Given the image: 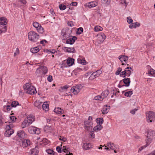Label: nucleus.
Segmentation results:
<instances>
[{
  "instance_id": "obj_25",
  "label": "nucleus",
  "mask_w": 155,
  "mask_h": 155,
  "mask_svg": "<svg viewBox=\"0 0 155 155\" xmlns=\"http://www.w3.org/2000/svg\"><path fill=\"white\" fill-rule=\"evenodd\" d=\"M109 94V90H104L102 93L101 95L102 96L103 98H104L108 96Z\"/></svg>"
},
{
  "instance_id": "obj_54",
  "label": "nucleus",
  "mask_w": 155,
  "mask_h": 155,
  "mask_svg": "<svg viewBox=\"0 0 155 155\" xmlns=\"http://www.w3.org/2000/svg\"><path fill=\"white\" fill-rule=\"evenodd\" d=\"M126 75L127 77H129L131 73V71L129 69L126 70Z\"/></svg>"
},
{
  "instance_id": "obj_20",
  "label": "nucleus",
  "mask_w": 155,
  "mask_h": 155,
  "mask_svg": "<svg viewBox=\"0 0 155 155\" xmlns=\"http://www.w3.org/2000/svg\"><path fill=\"white\" fill-rule=\"evenodd\" d=\"M132 24V25H130L129 26V28L130 29L135 28L137 27H139L140 25V24L138 22L133 23Z\"/></svg>"
},
{
  "instance_id": "obj_61",
  "label": "nucleus",
  "mask_w": 155,
  "mask_h": 155,
  "mask_svg": "<svg viewBox=\"0 0 155 155\" xmlns=\"http://www.w3.org/2000/svg\"><path fill=\"white\" fill-rule=\"evenodd\" d=\"M121 3L122 4H124L125 5V6L126 7L127 6V5H128V3H127V2H126V0H122L121 1Z\"/></svg>"
},
{
  "instance_id": "obj_3",
  "label": "nucleus",
  "mask_w": 155,
  "mask_h": 155,
  "mask_svg": "<svg viewBox=\"0 0 155 155\" xmlns=\"http://www.w3.org/2000/svg\"><path fill=\"white\" fill-rule=\"evenodd\" d=\"M48 71L47 68L45 66H42L37 69L35 74L38 77H42L47 73Z\"/></svg>"
},
{
  "instance_id": "obj_43",
  "label": "nucleus",
  "mask_w": 155,
  "mask_h": 155,
  "mask_svg": "<svg viewBox=\"0 0 155 155\" xmlns=\"http://www.w3.org/2000/svg\"><path fill=\"white\" fill-rule=\"evenodd\" d=\"M83 28L80 27L77 29L76 33L77 34H80L83 32Z\"/></svg>"
},
{
  "instance_id": "obj_33",
  "label": "nucleus",
  "mask_w": 155,
  "mask_h": 155,
  "mask_svg": "<svg viewBox=\"0 0 155 155\" xmlns=\"http://www.w3.org/2000/svg\"><path fill=\"white\" fill-rule=\"evenodd\" d=\"M39 51V48L37 47L32 48L30 49L31 51L33 53H36Z\"/></svg>"
},
{
  "instance_id": "obj_57",
  "label": "nucleus",
  "mask_w": 155,
  "mask_h": 155,
  "mask_svg": "<svg viewBox=\"0 0 155 155\" xmlns=\"http://www.w3.org/2000/svg\"><path fill=\"white\" fill-rule=\"evenodd\" d=\"M47 79L48 81L49 82H51L53 80L52 77L51 75H49L47 78Z\"/></svg>"
},
{
  "instance_id": "obj_51",
  "label": "nucleus",
  "mask_w": 155,
  "mask_h": 155,
  "mask_svg": "<svg viewBox=\"0 0 155 155\" xmlns=\"http://www.w3.org/2000/svg\"><path fill=\"white\" fill-rule=\"evenodd\" d=\"M59 140L60 141H62L63 142H65L67 140V139L66 137H64L60 136V138H59Z\"/></svg>"
},
{
  "instance_id": "obj_5",
  "label": "nucleus",
  "mask_w": 155,
  "mask_h": 155,
  "mask_svg": "<svg viewBox=\"0 0 155 155\" xmlns=\"http://www.w3.org/2000/svg\"><path fill=\"white\" fill-rule=\"evenodd\" d=\"M146 117L148 122H152L155 118V113L152 111L147 112L146 113Z\"/></svg>"
},
{
  "instance_id": "obj_64",
  "label": "nucleus",
  "mask_w": 155,
  "mask_h": 155,
  "mask_svg": "<svg viewBox=\"0 0 155 155\" xmlns=\"http://www.w3.org/2000/svg\"><path fill=\"white\" fill-rule=\"evenodd\" d=\"M45 42L46 43H47L48 42L47 41L45 40H43L42 41H41L40 42V43L41 44H43L44 42Z\"/></svg>"
},
{
  "instance_id": "obj_34",
  "label": "nucleus",
  "mask_w": 155,
  "mask_h": 155,
  "mask_svg": "<svg viewBox=\"0 0 155 155\" xmlns=\"http://www.w3.org/2000/svg\"><path fill=\"white\" fill-rule=\"evenodd\" d=\"M38 147H35V148L31 150V153L36 155L38 153Z\"/></svg>"
},
{
  "instance_id": "obj_16",
  "label": "nucleus",
  "mask_w": 155,
  "mask_h": 155,
  "mask_svg": "<svg viewBox=\"0 0 155 155\" xmlns=\"http://www.w3.org/2000/svg\"><path fill=\"white\" fill-rule=\"evenodd\" d=\"M125 85H122V87L125 86L126 87H128L129 86L130 82V79L129 78H125L123 80Z\"/></svg>"
},
{
  "instance_id": "obj_14",
  "label": "nucleus",
  "mask_w": 155,
  "mask_h": 155,
  "mask_svg": "<svg viewBox=\"0 0 155 155\" xmlns=\"http://www.w3.org/2000/svg\"><path fill=\"white\" fill-rule=\"evenodd\" d=\"M77 38L75 36H71V37L66 40V43L72 45L75 42Z\"/></svg>"
},
{
  "instance_id": "obj_53",
  "label": "nucleus",
  "mask_w": 155,
  "mask_h": 155,
  "mask_svg": "<svg viewBox=\"0 0 155 155\" xmlns=\"http://www.w3.org/2000/svg\"><path fill=\"white\" fill-rule=\"evenodd\" d=\"M122 71V69L120 68H118L117 69V70L115 72V74L116 75H118L119 74L120 72H121Z\"/></svg>"
},
{
  "instance_id": "obj_27",
  "label": "nucleus",
  "mask_w": 155,
  "mask_h": 155,
  "mask_svg": "<svg viewBox=\"0 0 155 155\" xmlns=\"http://www.w3.org/2000/svg\"><path fill=\"white\" fill-rule=\"evenodd\" d=\"M153 131H148L146 136L147 138H153Z\"/></svg>"
},
{
  "instance_id": "obj_23",
  "label": "nucleus",
  "mask_w": 155,
  "mask_h": 155,
  "mask_svg": "<svg viewBox=\"0 0 155 155\" xmlns=\"http://www.w3.org/2000/svg\"><path fill=\"white\" fill-rule=\"evenodd\" d=\"M108 106L107 105L104 106L102 110V111L103 114H105L107 113L109 110L110 106Z\"/></svg>"
},
{
  "instance_id": "obj_35",
  "label": "nucleus",
  "mask_w": 155,
  "mask_h": 155,
  "mask_svg": "<svg viewBox=\"0 0 155 155\" xmlns=\"http://www.w3.org/2000/svg\"><path fill=\"white\" fill-rule=\"evenodd\" d=\"M103 119L102 118H98L96 119V121L97 124L99 125L103 123Z\"/></svg>"
},
{
  "instance_id": "obj_13",
  "label": "nucleus",
  "mask_w": 155,
  "mask_h": 155,
  "mask_svg": "<svg viewBox=\"0 0 155 155\" xmlns=\"http://www.w3.org/2000/svg\"><path fill=\"white\" fill-rule=\"evenodd\" d=\"M101 70H98L96 72H93L91 75L90 77L92 79H94L96 77H98L102 73Z\"/></svg>"
},
{
  "instance_id": "obj_18",
  "label": "nucleus",
  "mask_w": 155,
  "mask_h": 155,
  "mask_svg": "<svg viewBox=\"0 0 155 155\" xmlns=\"http://www.w3.org/2000/svg\"><path fill=\"white\" fill-rule=\"evenodd\" d=\"M49 105L46 102H44L42 105V108L43 110L48 111L49 110Z\"/></svg>"
},
{
  "instance_id": "obj_1",
  "label": "nucleus",
  "mask_w": 155,
  "mask_h": 155,
  "mask_svg": "<svg viewBox=\"0 0 155 155\" xmlns=\"http://www.w3.org/2000/svg\"><path fill=\"white\" fill-rule=\"evenodd\" d=\"M23 88L28 94L33 95L36 93V91L34 87L30 83H27L23 86Z\"/></svg>"
},
{
  "instance_id": "obj_12",
  "label": "nucleus",
  "mask_w": 155,
  "mask_h": 155,
  "mask_svg": "<svg viewBox=\"0 0 155 155\" xmlns=\"http://www.w3.org/2000/svg\"><path fill=\"white\" fill-rule=\"evenodd\" d=\"M128 57L127 56H125L124 55H121L119 56V59L120 60L121 62L122 63V65H125V64L123 63V61H124L126 64L127 63V60H128Z\"/></svg>"
},
{
  "instance_id": "obj_37",
  "label": "nucleus",
  "mask_w": 155,
  "mask_h": 155,
  "mask_svg": "<svg viewBox=\"0 0 155 155\" xmlns=\"http://www.w3.org/2000/svg\"><path fill=\"white\" fill-rule=\"evenodd\" d=\"M133 94V92L131 91H128L125 93L124 95L127 97H130Z\"/></svg>"
},
{
  "instance_id": "obj_10",
  "label": "nucleus",
  "mask_w": 155,
  "mask_h": 155,
  "mask_svg": "<svg viewBox=\"0 0 155 155\" xmlns=\"http://www.w3.org/2000/svg\"><path fill=\"white\" fill-rule=\"evenodd\" d=\"M17 135L18 137L21 140L26 138L27 137V135L23 130H19L17 132Z\"/></svg>"
},
{
  "instance_id": "obj_29",
  "label": "nucleus",
  "mask_w": 155,
  "mask_h": 155,
  "mask_svg": "<svg viewBox=\"0 0 155 155\" xmlns=\"http://www.w3.org/2000/svg\"><path fill=\"white\" fill-rule=\"evenodd\" d=\"M103 127L101 125H97L94 127L93 130L95 131H98L102 129Z\"/></svg>"
},
{
  "instance_id": "obj_9",
  "label": "nucleus",
  "mask_w": 155,
  "mask_h": 155,
  "mask_svg": "<svg viewBox=\"0 0 155 155\" xmlns=\"http://www.w3.org/2000/svg\"><path fill=\"white\" fill-rule=\"evenodd\" d=\"M84 128L87 130H92V122L91 121H84Z\"/></svg>"
},
{
  "instance_id": "obj_55",
  "label": "nucleus",
  "mask_w": 155,
  "mask_h": 155,
  "mask_svg": "<svg viewBox=\"0 0 155 155\" xmlns=\"http://www.w3.org/2000/svg\"><path fill=\"white\" fill-rule=\"evenodd\" d=\"M60 143H61V144L60 145V146H59V153H61L62 151H63V150H62V149L61 148L62 147V142L61 141H60Z\"/></svg>"
},
{
  "instance_id": "obj_52",
  "label": "nucleus",
  "mask_w": 155,
  "mask_h": 155,
  "mask_svg": "<svg viewBox=\"0 0 155 155\" xmlns=\"http://www.w3.org/2000/svg\"><path fill=\"white\" fill-rule=\"evenodd\" d=\"M122 74H120V76L124 78H125L126 75V70L125 71L122 72Z\"/></svg>"
},
{
  "instance_id": "obj_59",
  "label": "nucleus",
  "mask_w": 155,
  "mask_h": 155,
  "mask_svg": "<svg viewBox=\"0 0 155 155\" xmlns=\"http://www.w3.org/2000/svg\"><path fill=\"white\" fill-rule=\"evenodd\" d=\"M10 120L12 121H15L16 119V118L14 116H12L10 117Z\"/></svg>"
},
{
  "instance_id": "obj_26",
  "label": "nucleus",
  "mask_w": 155,
  "mask_h": 155,
  "mask_svg": "<svg viewBox=\"0 0 155 155\" xmlns=\"http://www.w3.org/2000/svg\"><path fill=\"white\" fill-rule=\"evenodd\" d=\"M14 132L13 130H10L5 131V135L6 137H9Z\"/></svg>"
},
{
  "instance_id": "obj_19",
  "label": "nucleus",
  "mask_w": 155,
  "mask_h": 155,
  "mask_svg": "<svg viewBox=\"0 0 155 155\" xmlns=\"http://www.w3.org/2000/svg\"><path fill=\"white\" fill-rule=\"evenodd\" d=\"M30 124L27 119L25 118L22 122L21 127L22 128H24L26 127H28Z\"/></svg>"
},
{
  "instance_id": "obj_40",
  "label": "nucleus",
  "mask_w": 155,
  "mask_h": 155,
  "mask_svg": "<svg viewBox=\"0 0 155 155\" xmlns=\"http://www.w3.org/2000/svg\"><path fill=\"white\" fill-rule=\"evenodd\" d=\"M38 31L40 33H43L44 32V28L40 25L39 27L37 29Z\"/></svg>"
},
{
  "instance_id": "obj_4",
  "label": "nucleus",
  "mask_w": 155,
  "mask_h": 155,
  "mask_svg": "<svg viewBox=\"0 0 155 155\" xmlns=\"http://www.w3.org/2000/svg\"><path fill=\"white\" fill-rule=\"evenodd\" d=\"M28 39L33 42L36 41L39 38V35L33 31H30L28 34Z\"/></svg>"
},
{
  "instance_id": "obj_32",
  "label": "nucleus",
  "mask_w": 155,
  "mask_h": 155,
  "mask_svg": "<svg viewBox=\"0 0 155 155\" xmlns=\"http://www.w3.org/2000/svg\"><path fill=\"white\" fill-rule=\"evenodd\" d=\"M147 139L146 140V144L145 145V147H147L148 146L151 142L153 138H147Z\"/></svg>"
},
{
  "instance_id": "obj_11",
  "label": "nucleus",
  "mask_w": 155,
  "mask_h": 155,
  "mask_svg": "<svg viewBox=\"0 0 155 155\" xmlns=\"http://www.w3.org/2000/svg\"><path fill=\"white\" fill-rule=\"evenodd\" d=\"M69 30H66L63 29L61 32V38L63 39H65L69 36V34L68 33V31Z\"/></svg>"
},
{
  "instance_id": "obj_62",
  "label": "nucleus",
  "mask_w": 155,
  "mask_h": 155,
  "mask_svg": "<svg viewBox=\"0 0 155 155\" xmlns=\"http://www.w3.org/2000/svg\"><path fill=\"white\" fill-rule=\"evenodd\" d=\"M67 24L68 25L71 27H72L74 25L72 21L68 22Z\"/></svg>"
},
{
  "instance_id": "obj_44",
  "label": "nucleus",
  "mask_w": 155,
  "mask_h": 155,
  "mask_svg": "<svg viewBox=\"0 0 155 155\" xmlns=\"http://www.w3.org/2000/svg\"><path fill=\"white\" fill-rule=\"evenodd\" d=\"M107 145L110 148V149H112V150H114V148H113L114 144L113 143L110 142L109 143H108L107 144Z\"/></svg>"
},
{
  "instance_id": "obj_28",
  "label": "nucleus",
  "mask_w": 155,
  "mask_h": 155,
  "mask_svg": "<svg viewBox=\"0 0 155 155\" xmlns=\"http://www.w3.org/2000/svg\"><path fill=\"white\" fill-rule=\"evenodd\" d=\"M91 147V144L90 143H84V144L83 148L85 150H88Z\"/></svg>"
},
{
  "instance_id": "obj_17",
  "label": "nucleus",
  "mask_w": 155,
  "mask_h": 155,
  "mask_svg": "<svg viewBox=\"0 0 155 155\" xmlns=\"http://www.w3.org/2000/svg\"><path fill=\"white\" fill-rule=\"evenodd\" d=\"M30 145V142L29 140H25L22 142L21 146L23 147H26Z\"/></svg>"
},
{
  "instance_id": "obj_49",
  "label": "nucleus",
  "mask_w": 155,
  "mask_h": 155,
  "mask_svg": "<svg viewBox=\"0 0 155 155\" xmlns=\"http://www.w3.org/2000/svg\"><path fill=\"white\" fill-rule=\"evenodd\" d=\"M18 104L19 103H18V102L14 101L12 102L11 104V106H12V107H16L17 105H18Z\"/></svg>"
},
{
  "instance_id": "obj_22",
  "label": "nucleus",
  "mask_w": 155,
  "mask_h": 155,
  "mask_svg": "<svg viewBox=\"0 0 155 155\" xmlns=\"http://www.w3.org/2000/svg\"><path fill=\"white\" fill-rule=\"evenodd\" d=\"M64 50H65L67 52L70 53H74L75 52V50L74 48H68V47H64Z\"/></svg>"
},
{
  "instance_id": "obj_42",
  "label": "nucleus",
  "mask_w": 155,
  "mask_h": 155,
  "mask_svg": "<svg viewBox=\"0 0 155 155\" xmlns=\"http://www.w3.org/2000/svg\"><path fill=\"white\" fill-rule=\"evenodd\" d=\"M127 21L129 24L131 25L133 24V20L130 16L127 18Z\"/></svg>"
},
{
  "instance_id": "obj_2",
  "label": "nucleus",
  "mask_w": 155,
  "mask_h": 155,
  "mask_svg": "<svg viewBox=\"0 0 155 155\" xmlns=\"http://www.w3.org/2000/svg\"><path fill=\"white\" fill-rule=\"evenodd\" d=\"M7 23V20L6 18L2 17L0 18V34L5 32L7 30L5 25Z\"/></svg>"
},
{
  "instance_id": "obj_31",
  "label": "nucleus",
  "mask_w": 155,
  "mask_h": 155,
  "mask_svg": "<svg viewBox=\"0 0 155 155\" xmlns=\"http://www.w3.org/2000/svg\"><path fill=\"white\" fill-rule=\"evenodd\" d=\"M96 3L95 2H89L88 4V6L90 8H91L92 7H94L97 5H96Z\"/></svg>"
},
{
  "instance_id": "obj_36",
  "label": "nucleus",
  "mask_w": 155,
  "mask_h": 155,
  "mask_svg": "<svg viewBox=\"0 0 155 155\" xmlns=\"http://www.w3.org/2000/svg\"><path fill=\"white\" fill-rule=\"evenodd\" d=\"M64 112V111L61 108H59V114H60V115H59V118L61 117H64L65 116V115H61V114H63Z\"/></svg>"
},
{
  "instance_id": "obj_7",
  "label": "nucleus",
  "mask_w": 155,
  "mask_h": 155,
  "mask_svg": "<svg viewBox=\"0 0 155 155\" xmlns=\"http://www.w3.org/2000/svg\"><path fill=\"white\" fill-rule=\"evenodd\" d=\"M82 88V87L80 85H78L76 86H73L71 89V91L74 94H77L79 93Z\"/></svg>"
},
{
  "instance_id": "obj_48",
  "label": "nucleus",
  "mask_w": 155,
  "mask_h": 155,
  "mask_svg": "<svg viewBox=\"0 0 155 155\" xmlns=\"http://www.w3.org/2000/svg\"><path fill=\"white\" fill-rule=\"evenodd\" d=\"M149 73L152 76H154V74H155V70L153 69H150L149 71Z\"/></svg>"
},
{
  "instance_id": "obj_50",
  "label": "nucleus",
  "mask_w": 155,
  "mask_h": 155,
  "mask_svg": "<svg viewBox=\"0 0 155 155\" xmlns=\"http://www.w3.org/2000/svg\"><path fill=\"white\" fill-rule=\"evenodd\" d=\"M110 0H101V2L102 3L108 5L110 3Z\"/></svg>"
},
{
  "instance_id": "obj_24",
  "label": "nucleus",
  "mask_w": 155,
  "mask_h": 155,
  "mask_svg": "<svg viewBox=\"0 0 155 155\" xmlns=\"http://www.w3.org/2000/svg\"><path fill=\"white\" fill-rule=\"evenodd\" d=\"M70 86L68 85H65L63 87H60L59 89V91L60 92H62L64 91L67 90Z\"/></svg>"
},
{
  "instance_id": "obj_39",
  "label": "nucleus",
  "mask_w": 155,
  "mask_h": 155,
  "mask_svg": "<svg viewBox=\"0 0 155 155\" xmlns=\"http://www.w3.org/2000/svg\"><path fill=\"white\" fill-rule=\"evenodd\" d=\"M46 152L48 154H50V155H55V152L54 151L51 149H48L46 150Z\"/></svg>"
},
{
  "instance_id": "obj_30",
  "label": "nucleus",
  "mask_w": 155,
  "mask_h": 155,
  "mask_svg": "<svg viewBox=\"0 0 155 155\" xmlns=\"http://www.w3.org/2000/svg\"><path fill=\"white\" fill-rule=\"evenodd\" d=\"M42 104V102L39 101H37L34 103V106L37 107L39 109L41 108V105Z\"/></svg>"
},
{
  "instance_id": "obj_38",
  "label": "nucleus",
  "mask_w": 155,
  "mask_h": 155,
  "mask_svg": "<svg viewBox=\"0 0 155 155\" xmlns=\"http://www.w3.org/2000/svg\"><path fill=\"white\" fill-rule=\"evenodd\" d=\"M103 28L99 26H96L94 28V31L96 32L102 31Z\"/></svg>"
},
{
  "instance_id": "obj_15",
  "label": "nucleus",
  "mask_w": 155,
  "mask_h": 155,
  "mask_svg": "<svg viewBox=\"0 0 155 155\" xmlns=\"http://www.w3.org/2000/svg\"><path fill=\"white\" fill-rule=\"evenodd\" d=\"M30 124H31L35 120V117L32 114L28 115L27 117L26 118Z\"/></svg>"
},
{
  "instance_id": "obj_6",
  "label": "nucleus",
  "mask_w": 155,
  "mask_h": 155,
  "mask_svg": "<svg viewBox=\"0 0 155 155\" xmlns=\"http://www.w3.org/2000/svg\"><path fill=\"white\" fill-rule=\"evenodd\" d=\"M28 131L29 133L31 134H39L40 132V131L38 128L32 126H31L28 127Z\"/></svg>"
},
{
  "instance_id": "obj_8",
  "label": "nucleus",
  "mask_w": 155,
  "mask_h": 155,
  "mask_svg": "<svg viewBox=\"0 0 155 155\" xmlns=\"http://www.w3.org/2000/svg\"><path fill=\"white\" fill-rule=\"evenodd\" d=\"M97 41L98 44H100L102 43L104 39L106 38V36L103 33L98 34L97 36Z\"/></svg>"
},
{
  "instance_id": "obj_41",
  "label": "nucleus",
  "mask_w": 155,
  "mask_h": 155,
  "mask_svg": "<svg viewBox=\"0 0 155 155\" xmlns=\"http://www.w3.org/2000/svg\"><path fill=\"white\" fill-rule=\"evenodd\" d=\"M13 127V126L12 125L10 124L9 125H8L6 126V131L10 130H13L12 129Z\"/></svg>"
},
{
  "instance_id": "obj_46",
  "label": "nucleus",
  "mask_w": 155,
  "mask_h": 155,
  "mask_svg": "<svg viewBox=\"0 0 155 155\" xmlns=\"http://www.w3.org/2000/svg\"><path fill=\"white\" fill-rule=\"evenodd\" d=\"M33 25L34 27L37 29L38 28L39 26L41 25L38 22H34L33 24Z\"/></svg>"
},
{
  "instance_id": "obj_45",
  "label": "nucleus",
  "mask_w": 155,
  "mask_h": 155,
  "mask_svg": "<svg viewBox=\"0 0 155 155\" xmlns=\"http://www.w3.org/2000/svg\"><path fill=\"white\" fill-rule=\"evenodd\" d=\"M104 98H103L102 96L98 95L95 97L94 99L96 100H98L100 101H102Z\"/></svg>"
},
{
  "instance_id": "obj_58",
  "label": "nucleus",
  "mask_w": 155,
  "mask_h": 155,
  "mask_svg": "<svg viewBox=\"0 0 155 155\" xmlns=\"http://www.w3.org/2000/svg\"><path fill=\"white\" fill-rule=\"evenodd\" d=\"M19 49L17 48H16V52L14 53V56L15 57L17 54H19Z\"/></svg>"
},
{
  "instance_id": "obj_63",
  "label": "nucleus",
  "mask_w": 155,
  "mask_h": 155,
  "mask_svg": "<svg viewBox=\"0 0 155 155\" xmlns=\"http://www.w3.org/2000/svg\"><path fill=\"white\" fill-rule=\"evenodd\" d=\"M77 5V3L76 2H73L71 4H70L71 5L73 6H76Z\"/></svg>"
},
{
  "instance_id": "obj_47",
  "label": "nucleus",
  "mask_w": 155,
  "mask_h": 155,
  "mask_svg": "<svg viewBox=\"0 0 155 155\" xmlns=\"http://www.w3.org/2000/svg\"><path fill=\"white\" fill-rule=\"evenodd\" d=\"M59 8L61 10H63L65 9L66 8V6L64 5L61 4L59 6Z\"/></svg>"
},
{
  "instance_id": "obj_21",
  "label": "nucleus",
  "mask_w": 155,
  "mask_h": 155,
  "mask_svg": "<svg viewBox=\"0 0 155 155\" xmlns=\"http://www.w3.org/2000/svg\"><path fill=\"white\" fill-rule=\"evenodd\" d=\"M66 62L68 66H70L74 63V60L72 58H70L68 59L66 61Z\"/></svg>"
},
{
  "instance_id": "obj_56",
  "label": "nucleus",
  "mask_w": 155,
  "mask_h": 155,
  "mask_svg": "<svg viewBox=\"0 0 155 155\" xmlns=\"http://www.w3.org/2000/svg\"><path fill=\"white\" fill-rule=\"evenodd\" d=\"M90 135L91 137H92L93 138L95 137V134H94V131H93L90 132Z\"/></svg>"
},
{
  "instance_id": "obj_60",
  "label": "nucleus",
  "mask_w": 155,
  "mask_h": 155,
  "mask_svg": "<svg viewBox=\"0 0 155 155\" xmlns=\"http://www.w3.org/2000/svg\"><path fill=\"white\" fill-rule=\"evenodd\" d=\"M137 109H134L133 110H132L130 111V113L132 114H134L135 113V112L137 111Z\"/></svg>"
}]
</instances>
